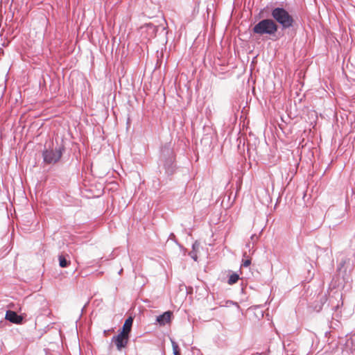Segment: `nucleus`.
<instances>
[{
	"label": "nucleus",
	"instance_id": "nucleus-1",
	"mask_svg": "<svg viewBox=\"0 0 355 355\" xmlns=\"http://www.w3.org/2000/svg\"><path fill=\"white\" fill-rule=\"evenodd\" d=\"M271 16L275 23H278L282 27V29L291 28L295 20L291 15L284 8L277 7L272 10Z\"/></svg>",
	"mask_w": 355,
	"mask_h": 355
},
{
	"label": "nucleus",
	"instance_id": "nucleus-2",
	"mask_svg": "<svg viewBox=\"0 0 355 355\" xmlns=\"http://www.w3.org/2000/svg\"><path fill=\"white\" fill-rule=\"evenodd\" d=\"M278 30V26L275 21L271 19H265L261 20L253 27V32L256 34L262 35L264 34L272 35Z\"/></svg>",
	"mask_w": 355,
	"mask_h": 355
},
{
	"label": "nucleus",
	"instance_id": "nucleus-3",
	"mask_svg": "<svg viewBox=\"0 0 355 355\" xmlns=\"http://www.w3.org/2000/svg\"><path fill=\"white\" fill-rule=\"evenodd\" d=\"M63 151L64 147L62 146L44 150L42 154L44 162L49 164H55L60 159Z\"/></svg>",
	"mask_w": 355,
	"mask_h": 355
},
{
	"label": "nucleus",
	"instance_id": "nucleus-4",
	"mask_svg": "<svg viewBox=\"0 0 355 355\" xmlns=\"http://www.w3.org/2000/svg\"><path fill=\"white\" fill-rule=\"evenodd\" d=\"M129 336L123 333H119L117 336H113L112 342L116 345V349L121 351L125 347L128 343Z\"/></svg>",
	"mask_w": 355,
	"mask_h": 355
},
{
	"label": "nucleus",
	"instance_id": "nucleus-5",
	"mask_svg": "<svg viewBox=\"0 0 355 355\" xmlns=\"http://www.w3.org/2000/svg\"><path fill=\"white\" fill-rule=\"evenodd\" d=\"M6 320L14 323V324H21L23 321V317L18 315L13 311L8 310L6 313Z\"/></svg>",
	"mask_w": 355,
	"mask_h": 355
},
{
	"label": "nucleus",
	"instance_id": "nucleus-6",
	"mask_svg": "<svg viewBox=\"0 0 355 355\" xmlns=\"http://www.w3.org/2000/svg\"><path fill=\"white\" fill-rule=\"evenodd\" d=\"M344 349L347 352L355 354V334L347 338Z\"/></svg>",
	"mask_w": 355,
	"mask_h": 355
},
{
	"label": "nucleus",
	"instance_id": "nucleus-7",
	"mask_svg": "<svg viewBox=\"0 0 355 355\" xmlns=\"http://www.w3.org/2000/svg\"><path fill=\"white\" fill-rule=\"evenodd\" d=\"M172 313L171 311H166L163 314L159 315L156 318V322L160 325H165L171 320Z\"/></svg>",
	"mask_w": 355,
	"mask_h": 355
},
{
	"label": "nucleus",
	"instance_id": "nucleus-8",
	"mask_svg": "<svg viewBox=\"0 0 355 355\" xmlns=\"http://www.w3.org/2000/svg\"><path fill=\"white\" fill-rule=\"evenodd\" d=\"M173 162H174V157L173 155H171V156H170L167 159H166V161L164 162V168L166 169V172L168 175L172 174L174 171Z\"/></svg>",
	"mask_w": 355,
	"mask_h": 355
},
{
	"label": "nucleus",
	"instance_id": "nucleus-9",
	"mask_svg": "<svg viewBox=\"0 0 355 355\" xmlns=\"http://www.w3.org/2000/svg\"><path fill=\"white\" fill-rule=\"evenodd\" d=\"M132 322V318L130 317L126 319L123 324V329L121 333H123L124 334H126L129 336V333L131 330Z\"/></svg>",
	"mask_w": 355,
	"mask_h": 355
},
{
	"label": "nucleus",
	"instance_id": "nucleus-10",
	"mask_svg": "<svg viewBox=\"0 0 355 355\" xmlns=\"http://www.w3.org/2000/svg\"><path fill=\"white\" fill-rule=\"evenodd\" d=\"M58 259L59 265L62 268H66L70 264V261L67 260L65 257H64L63 255H60Z\"/></svg>",
	"mask_w": 355,
	"mask_h": 355
},
{
	"label": "nucleus",
	"instance_id": "nucleus-11",
	"mask_svg": "<svg viewBox=\"0 0 355 355\" xmlns=\"http://www.w3.org/2000/svg\"><path fill=\"white\" fill-rule=\"evenodd\" d=\"M239 279V275L236 273H233L229 277L228 284H234L238 282Z\"/></svg>",
	"mask_w": 355,
	"mask_h": 355
},
{
	"label": "nucleus",
	"instance_id": "nucleus-12",
	"mask_svg": "<svg viewBox=\"0 0 355 355\" xmlns=\"http://www.w3.org/2000/svg\"><path fill=\"white\" fill-rule=\"evenodd\" d=\"M243 257L245 258V259L243 260L242 266L243 267H248L251 263V260L249 259V257L247 255V252H244L243 254Z\"/></svg>",
	"mask_w": 355,
	"mask_h": 355
},
{
	"label": "nucleus",
	"instance_id": "nucleus-13",
	"mask_svg": "<svg viewBox=\"0 0 355 355\" xmlns=\"http://www.w3.org/2000/svg\"><path fill=\"white\" fill-rule=\"evenodd\" d=\"M172 346L174 355H179L178 345H177V343L174 341H172Z\"/></svg>",
	"mask_w": 355,
	"mask_h": 355
},
{
	"label": "nucleus",
	"instance_id": "nucleus-14",
	"mask_svg": "<svg viewBox=\"0 0 355 355\" xmlns=\"http://www.w3.org/2000/svg\"><path fill=\"white\" fill-rule=\"evenodd\" d=\"M189 254L193 260L197 261L198 257L194 251L191 252Z\"/></svg>",
	"mask_w": 355,
	"mask_h": 355
},
{
	"label": "nucleus",
	"instance_id": "nucleus-15",
	"mask_svg": "<svg viewBox=\"0 0 355 355\" xmlns=\"http://www.w3.org/2000/svg\"><path fill=\"white\" fill-rule=\"evenodd\" d=\"M199 243H198L197 241H196L193 245H192V248H193V251H196V248H198L199 247Z\"/></svg>",
	"mask_w": 355,
	"mask_h": 355
},
{
	"label": "nucleus",
	"instance_id": "nucleus-16",
	"mask_svg": "<svg viewBox=\"0 0 355 355\" xmlns=\"http://www.w3.org/2000/svg\"><path fill=\"white\" fill-rule=\"evenodd\" d=\"M227 304H234V305L239 306V305H238V304L236 302H234L232 301H227Z\"/></svg>",
	"mask_w": 355,
	"mask_h": 355
},
{
	"label": "nucleus",
	"instance_id": "nucleus-17",
	"mask_svg": "<svg viewBox=\"0 0 355 355\" xmlns=\"http://www.w3.org/2000/svg\"><path fill=\"white\" fill-rule=\"evenodd\" d=\"M246 248H248L249 249H250V243H247L246 244ZM250 251V250H249Z\"/></svg>",
	"mask_w": 355,
	"mask_h": 355
},
{
	"label": "nucleus",
	"instance_id": "nucleus-18",
	"mask_svg": "<svg viewBox=\"0 0 355 355\" xmlns=\"http://www.w3.org/2000/svg\"><path fill=\"white\" fill-rule=\"evenodd\" d=\"M251 240L254 241V235H252L251 237H250Z\"/></svg>",
	"mask_w": 355,
	"mask_h": 355
}]
</instances>
